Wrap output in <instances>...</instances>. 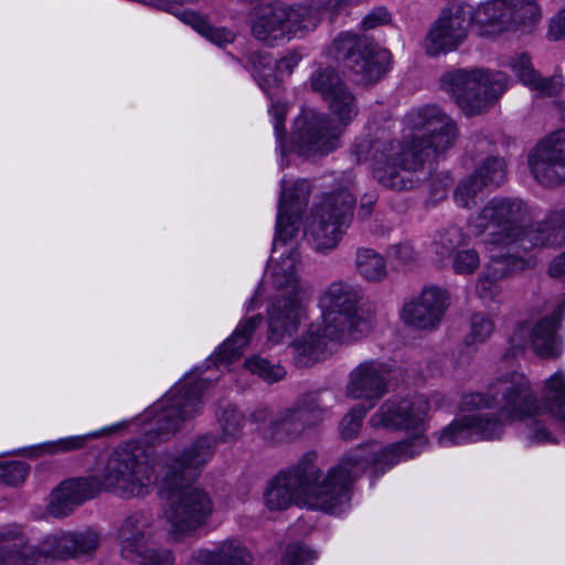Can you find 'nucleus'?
I'll use <instances>...</instances> for the list:
<instances>
[{"label": "nucleus", "instance_id": "15", "mask_svg": "<svg viewBox=\"0 0 565 565\" xmlns=\"http://www.w3.org/2000/svg\"><path fill=\"white\" fill-rule=\"evenodd\" d=\"M527 167L541 185L554 188L565 183V129L542 138L527 154Z\"/></svg>", "mask_w": 565, "mask_h": 565}, {"label": "nucleus", "instance_id": "3", "mask_svg": "<svg viewBox=\"0 0 565 565\" xmlns=\"http://www.w3.org/2000/svg\"><path fill=\"white\" fill-rule=\"evenodd\" d=\"M216 446L215 437L204 435L166 461L160 494L166 501L163 516L168 523V536L173 542L194 535L209 523L214 512L212 494L184 482L201 473L214 456Z\"/></svg>", "mask_w": 565, "mask_h": 565}, {"label": "nucleus", "instance_id": "5", "mask_svg": "<svg viewBox=\"0 0 565 565\" xmlns=\"http://www.w3.org/2000/svg\"><path fill=\"white\" fill-rule=\"evenodd\" d=\"M323 102L330 115L303 109L294 122V148L308 159L326 157L340 148L345 128L359 114L358 98L349 85Z\"/></svg>", "mask_w": 565, "mask_h": 565}, {"label": "nucleus", "instance_id": "58", "mask_svg": "<svg viewBox=\"0 0 565 565\" xmlns=\"http://www.w3.org/2000/svg\"><path fill=\"white\" fill-rule=\"evenodd\" d=\"M271 114L274 118V128L276 132V138L279 143V147L284 150L285 149V117L287 114V106L285 104L275 103L271 105Z\"/></svg>", "mask_w": 565, "mask_h": 565}, {"label": "nucleus", "instance_id": "46", "mask_svg": "<svg viewBox=\"0 0 565 565\" xmlns=\"http://www.w3.org/2000/svg\"><path fill=\"white\" fill-rule=\"evenodd\" d=\"M244 365L250 373L258 375L269 384L279 382L286 375V371L281 365L274 364L259 355H252L246 359Z\"/></svg>", "mask_w": 565, "mask_h": 565}, {"label": "nucleus", "instance_id": "27", "mask_svg": "<svg viewBox=\"0 0 565 565\" xmlns=\"http://www.w3.org/2000/svg\"><path fill=\"white\" fill-rule=\"evenodd\" d=\"M426 444L427 440L422 435H417L411 439L395 443L380 449H375L377 445L372 444V449L367 455L356 452L351 456L360 457V462L363 466L362 471L366 468L367 463H372L376 470L384 471L402 460H407L419 455Z\"/></svg>", "mask_w": 565, "mask_h": 565}, {"label": "nucleus", "instance_id": "31", "mask_svg": "<svg viewBox=\"0 0 565 565\" xmlns=\"http://www.w3.org/2000/svg\"><path fill=\"white\" fill-rule=\"evenodd\" d=\"M262 321V315H256L242 320L234 330L233 334L222 343L215 353V365L221 367L238 360L243 354V350L249 343L255 330L260 326Z\"/></svg>", "mask_w": 565, "mask_h": 565}, {"label": "nucleus", "instance_id": "38", "mask_svg": "<svg viewBox=\"0 0 565 565\" xmlns=\"http://www.w3.org/2000/svg\"><path fill=\"white\" fill-rule=\"evenodd\" d=\"M354 266L356 273L369 282H381L388 274L384 256L373 248H358Z\"/></svg>", "mask_w": 565, "mask_h": 565}, {"label": "nucleus", "instance_id": "53", "mask_svg": "<svg viewBox=\"0 0 565 565\" xmlns=\"http://www.w3.org/2000/svg\"><path fill=\"white\" fill-rule=\"evenodd\" d=\"M29 472V466L22 461L0 462V483L18 486L22 483Z\"/></svg>", "mask_w": 565, "mask_h": 565}, {"label": "nucleus", "instance_id": "30", "mask_svg": "<svg viewBox=\"0 0 565 565\" xmlns=\"http://www.w3.org/2000/svg\"><path fill=\"white\" fill-rule=\"evenodd\" d=\"M510 67L514 75L539 96H556L563 88L562 76L542 77L533 67L527 54L511 58Z\"/></svg>", "mask_w": 565, "mask_h": 565}, {"label": "nucleus", "instance_id": "9", "mask_svg": "<svg viewBox=\"0 0 565 565\" xmlns=\"http://www.w3.org/2000/svg\"><path fill=\"white\" fill-rule=\"evenodd\" d=\"M207 387L205 380H184L172 388L150 411L152 418L147 430L148 444L164 441L174 435L181 423L200 412L201 396Z\"/></svg>", "mask_w": 565, "mask_h": 565}, {"label": "nucleus", "instance_id": "32", "mask_svg": "<svg viewBox=\"0 0 565 565\" xmlns=\"http://www.w3.org/2000/svg\"><path fill=\"white\" fill-rule=\"evenodd\" d=\"M399 143L388 138L360 137L352 145L350 153L358 163L371 161L374 169L387 162L388 159H394V154L397 153L395 148Z\"/></svg>", "mask_w": 565, "mask_h": 565}, {"label": "nucleus", "instance_id": "60", "mask_svg": "<svg viewBox=\"0 0 565 565\" xmlns=\"http://www.w3.org/2000/svg\"><path fill=\"white\" fill-rule=\"evenodd\" d=\"M547 38L553 41L565 40V8L551 19Z\"/></svg>", "mask_w": 565, "mask_h": 565}, {"label": "nucleus", "instance_id": "16", "mask_svg": "<svg viewBox=\"0 0 565 565\" xmlns=\"http://www.w3.org/2000/svg\"><path fill=\"white\" fill-rule=\"evenodd\" d=\"M420 145L415 143L408 147L399 143L395 150L394 159L374 168V178L384 188L393 191H407L415 189L420 183L417 172L424 167V163L430 158L424 149L418 148Z\"/></svg>", "mask_w": 565, "mask_h": 565}, {"label": "nucleus", "instance_id": "63", "mask_svg": "<svg viewBox=\"0 0 565 565\" xmlns=\"http://www.w3.org/2000/svg\"><path fill=\"white\" fill-rule=\"evenodd\" d=\"M275 414H273L268 406L258 405L250 413V420L256 424H268Z\"/></svg>", "mask_w": 565, "mask_h": 565}, {"label": "nucleus", "instance_id": "41", "mask_svg": "<svg viewBox=\"0 0 565 565\" xmlns=\"http://www.w3.org/2000/svg\"><path fill=\"white\" fill-rule=\"evenodd\" d=\"M249 60L255 71L254 76L264 92L279 88L282 78L274 66L269 54L255 52L250 55ZM268 94L271 95L270 93Z\"/></svg>", "mask_w": 565, "mask_h": 565}, {"label": "nucleus", "instance_id": "19", "mask_svg": "<svg viewBox=\"0 0 565 565\" xmlns=\"http://www.w3.org/2000/svg\"><path fill=\"white\" fill-rule=\"evenodd\" d=\"M100 544L96 530L58 531L45 536L38 545L42 558L60 561L90 558Z\"/></svg>", "mask_w": 565, "mask_h": 565}, {"label": "nucleus", "instance_id": "42", "mask_svg": "<svg viewBox=\"0 0 565 565\" xmlns=\"http://www.w3.org/2000/svg\"><path fill=\"white\" fill-rule=\"evenodd\" d=\"M473 174L484 186L498 188L507 180L505 161L500 157H488L477 167Z\"/></svg>", "mask_w": 565, "mask_h": 565}, {"label": "nucleus", "instance_id": "12", "mask_svg": "<svg viewBox=\"0 0 565 565\" xmlns=\"http://www.w3.org/2000/svg\"><path fill=\"white\" fill-rule=\"evenodd\" d=\"M326 55L343 63L361 84L375 83L387 72L391 54L373 41L353 32H341L326 49Z\"/></svg>", "mask_w": 565, "mask_h": 565}, {"label": "nucleus", "instance_id": "35", "mask_svg": "<svg viewBox=\"0 0 565 565\" xmlns=\"http://www.w3.org/2000/svg\"><path fill=\"white\" fill-rule=\"evenodd\" d=\"M307 428L298 409L292 406L277 412L265 434L274 441H288L298 438Z\"/></svg>", "mask_w": 565, "mask_h": 565}, {"label": "nucleus", "instance_id": "24", "mask_svg": "<svg viewBox=\"0 0 565 565\" xmlns=\"http://www.w3.org/2000/svg\"><path fill=\"white\" fill-rule=\"evenodd\" d=\"M102 490L95 476L65 480L52 493L49 513L54 518L67 516L76 507L95 498Z\"/></svg>", "mask_w": 565, "mask_h": 565}, {"label": "nucleus", "instance_id": "10", "mask_svg": "<svg viewBox=\"0 0 565 565\" xmlns=\"http://www.w3.org/2000/svg\"><path fill=\"white\" fill-rule=\"evenodd\" d=\"M316 21L303 7L280 2L255 6L248 14L252 36L269 47L289 41L300 31L312 30Z\"/></svg>", "mask_w": 565, "mask_h": 565}, {"label": "nucleus", "instance_id": "17", "mask_svg": "<svg viewBox=\"0 0 565 565\" xmlns=\"http://www.w3.org/2000/svg\"><path fill=\"white\" fill-rule=\"evenodd\" d=\"M469 24L468 6L444 9L426 36L427 54L437 56L456 51L466 40Z\"/></svg>", "mask_w": 565, "mask_h": 565}, {"label": "nucleus", "instance_id": "56", "mask_svg": "<svg viewBox=\"0 0 565 565\" xmlns=\"http://www.w3.org/2000/svg\"><path fill=\"white\" fill-rule=\"evenodd\" d=\"M347 3L348 0H311L309 6L302 7L317 19L316 23L312 25V29H315L320 22L322 14L338 12L345 7Z\"/></svg>", "mask_w": 565, "mask_h": 565}, {"label": "nucleus", "instance_id": "14", "mask_svg": "<svg viewBox=\"0 0 565 565\" xmlns=\"http://www.w3.org/2000/svg\"><path fill=\"white\" fill-rule=\"evenodd\" d=\"M406 124L417 135L403 143L408 147L419 143L418 148L424 149L428 158L447 151L458 136L455 121L436 105H426L409 111Z\"/></svg>", "mask_w": 565, "mask_h": 565}, {"label": "nucleus", "instance_id": "61", "mask_svg": "<svg viewBox=\"0 0 565 565\" xmlns=\"http://www.w3.org/2000/svg\"><path fill=\"white\" fill-rule=\"evenodd\" d=\"M301 58V54L294 51L273 64L276 67L277 72L280 74V76H282L284 74L290 75L294 68L299 64Z\"/></svg>", "mask_w": 565, "mask_h": 565}, {"label": "nucleus", "instance_id": "20", "mask_svg": "<svg viewBox=\"0 0 565 565\" xmlns=\"http://www.w3.org/2000/svg\"><path fill=\"white\" fill-rule=\"evenodd\" d=\"M449 305V295L436 286L425 287L420 294L406 301L401 310L402 321L416 330L436 329Z\"/></svg>", "mask_w": 565, "mask_h": 565}, {"label": "nucleus", "instance_id": "44", "mask_svg": "<svg viewBox=\"0 0 565 565\" xmlns=\"http://www.w3.org/2000/svg\"><path fill=\"white\" fill-rule=\"evenodd\" d=\"M465 239L466 235L460 227L449 226L437 234L433 246L437 255L441 258H446L462 246L465 244Z\"/></svg>", "mask_w": 565, "mask_h": 565}, {"label": "nucleus", "instance_id": "25", "mask_svg": "<svg viewBox=\"0 0 565 565\" xmlns=\"http://www.w3.org/2000/svg\"><path fill=\"white\" fill-rule=\"evenodd\" d=\"M530 260L510 252L492 250L491 262L482 271L476 285V292L484 301H492L501 292L498 280L529 267Z\"/></svg>", "mask_w": 565, "mask_h": 565}, {"label": "nucleus", "instance_id": "7", "mask_svg": "<svg viewBox=\"0 0 565 565\" xmlns=\"http://www.w3.org/2000/svg\"><path fill=\"white\" fill-rule=\"evenodd\" d=\"M440 84L465 115L476 116L504 93L508 77L504 73L482 68H457L446 72Z\"/></svg>", "mask_w": 565, "mask_h": 565}, {"label": "nucleus", "instance_id": "54", "mask_svg": "<svg viewBox=\"0 0 565 565\" xmlns=\"http://www.w3.org/2000/svg\"><path fill=\"white\" fill-rule=\"evenodd\" d=\"M386 254L388 258L399 267L413 265L417 260V253L409 243L391 245Z\"/></svg>", "mask_w": 565, "mask_h": 565}, {"label": "nucleus", "instance_id": "62", "mask_svg": "<svg viewBox=\"0 0 565 565\" xmlns=\"http://www.w3.org/2000/svg\"><path fill=\"white\" fill-rule=\"evenodd\" d=\"M529 438L534 443H553L555 439L541 422H534L531 426Z\"/></svg>", "mask_w": 565, "mask_h": 565}, {"label": "nucleus", "instance_id": "22", "mask_svg": "<svg viewBox=\"0 0 565 565\" xmlns=\"http://www.w3.org/2000/svg\"><path fill=\"white\" fill-rule=\"evenodd\" d=\"M154 536V515L150 510H137L127 514L116 530V543L120 556L127 561L139 557L145 545Z\"/></svg>", "mask_w": 565, "mask_h": 565}, {"label": "nucleus", "instance_id": "50", "mask_svg": "<svg viewBox=\"0 0 565 565\" xmlns=\"http://www.w3.org/2000/svg\"><path fill=\"white\" fill-rule=\"evenodd\" d=\"M369 409L370 408L364 405H355L342 418L340 423V434L343 439L351 440L358 436L363 418Z\"/></svg>", "mask_w": 565, "mask_h": 565}, {"label": "nucleus", "instance_id": "52", "mask_svg": "<svg viewBox=\"0 0 565 565\" xmlns=\"http://www.w3.org/2000/svg\"><path fill=\"white\" fill-rule=\"evenodd\" d=\"M480 267V256L475 248L457 250L454 254L452 269L457 275H472Z\"/></svg>", "mask_w": 565, "mask_h": 565}, {"label": "nucleus", "instance_id": "36", "mask_svg": "<svg viewBox=\"0 0 565 565\" xmlns=\"http://www.w3.org/2000/svg\"><path fill=\"white\" fill-rule=\"evenodd\" d=\"M264 501L271 511H282L292 504L302 505L300 493L294 489L292 483L281 471L268 482Z\"/></svg>", "mask_w": 565, "mask_h": 565}, {"label": "nucleus", "instance_id": "64", "mask_svg": "<svg viewBox=\"0 0 565 565\" xmlns=\"http://www.w3.org/2000/svg\"><path fill=\"white\" fill-rule=\"evenodd\" d=\"M548 273L552 277L565 278V252L553 259Z\"/></svg>", "mask_w": 565, "mask_h": 565}, {"label": "nucleus", "instance_id": "59", "mask_svg": "<svg viewBox=\"0 0 565 565\" xmlns=\"http://www.w3.org/2000/svg\"><path fill=\"white\" fill-rule=\"evenodd\" d=\"M391 20V15L385 8H376L367 13L362 20L363 30H372L380 25L387 24Z\"/></svg>", "mask_w": 565, "mask_h": 565}, {"label": "nucleus", "instance_id": "57", "mask_svg": "<svg viewBox=\"0 0 565 565\" xmlns=\"http://www.w3.org/2000/svg\"><path fill=\"white\" fill-rule=\"evenodd\" d=\"M315 558L313 552L300 544H290L287 546L282 557V565H306L307 562Z\"/></svg>", "mask_w": 565, "mask_h": 565}, {"label": "nucleus", "instance_id": "49", "mask_svg": "<svg viewBox=\"0 0 565 565\" xmlns=\"http://www.w3.org/2000/svg\"><path fill=\"white\" fill-rule=\"evenodd\" d=\"M494 331L493 320L486 313L477 312L470 318L469 343H482L487 341Z\"/></svg>", "mask_w": 565, "mask_h": 565}, {"label": "nucleus", "instance_id": "45", "mask_svg": "<svg viewBox=\"0 0 565 565\" xmlns=\"http://www.w3.org/2000/svg\"><path fill=\"white\" fill-rule=\"evenodd\" d=\"M511 26L534 23L540 18V8L534 0H507Z\"/></svg>", "mask_w": 565, "mask_h": 565}, {"label": "nucleus", "instance_id": "40", "mask_svg": "<svg viewBox=\"0 0 565 565\" xmlns=\"http://www.w3.org/2000/svg\"><path fill=\"white\" fill-rule=\"evenodd\" d=\"M182 20L196 32L218 46H225L234 41V34L225 28H214L207 20L193 11H184Z\"/></svg>", "mask_w": 565, "mask_h": 565}, {"label": "nucleus", "instance_id": "43", "mask_svg": "<svg viewBox=\"0 0 565 565\" xmlns=\"http://www.w3.org/2000/svg\"><path fill=\"white\" fill-rule=\"evenodd\" d=\"M295 406L308 428L321 422L328 413L318 393L303 395Z\"/></svg>", "mask_w": 565, "mask_h": 565}, {"label": "nucleus", "instance_id": "11", "mask_svg": "<svg viewBox=\"0 0 565 565\" xmlns=\"http://www.w3.org/2000/svg\"><path fill=\"white\" fill-rule=\"evenodd\" d=\"M356 199L352 190L341 188L324 195L312 212L307 230L312 248L319 253L334 249L353 218Z\"/></svg>", "mask_w": 565, "mask_h": 565}, {"label": "nucleus", "instance_id": "51", "mask_svg": "<svg viewBox=\"0 0 565 565\" xmlns=\"http://www.w3.org/2000/svg\"><path fill=\"white\" fill-rule=\"evenodd\" d=\"M129 562L137 565H173L174 555L167 547L150 548L149 545H145L140 551L139 557L131 558Z\"/></svg>", "mask_w": 565, "mask_h": 565}, {"label": "nucleus", "instance_id": "8", "mask_svg": "<svg viewBox=\"0 0 565 565\" xmlns=\"http://www.w3.org/2000/svg\"><path fill=\"white\" fill-rule=\"evenodd\" d=\"M530 220V207L522 199L494 196L471 223L473 234L491 230L489 243L499 250L513 253Z\"/></svg>", "mask_w": 565, "mask_h": 565}, {"label": "nucleus", "instance_id": "6", "mask_svg": "<svg viewBox=\"0 0 565 565\" xmlns=\"http://www.w3.org/2000/svg\"><path fill=\"white\" fill-rule=\"evenodd\" d=\"M98 481L106 491L121 497H141L149 492L157 477L146 451L128 443L109 455Z\"/></svg>", "mask_w": 565, "mask_h": 565}, {"label": "nucleus", "instance_id": "1", "mask_svg": "<svg viewBox=\"0 0 565 565\" xmlns=\"http://www.w3.org/2000/svg\"><path fill=\"white\" fill-rule=\"evenodd\" d=\"M460 409H494L495 413H476L454 420L439 433L440 446L463 444L473 436L488 440L500 438L505 425L524 420L542 411L565 424V373L557 371L545 381L541 402L530 381L521 373L511 372L493 380L486 392L463 394Z\"/></svg>", "mask_w": 565, "mask_h": 565}, {"label": "nucleus", "instance_id": "2", "mask_svg": "<svg viewBox=\"0 0 565 565\" xmlns=\"http://www.w3.org/2000/svg\"><path fill=\"white\" fill-rule=\"evenodd\" d=\"M309 195L308 181L298 180L290 188H287L286 180L281 181L273 254H277L280 246L287 247L296 236ZM299 260L297 248L289 247L281 252L280 260L271 257L268 264L273 285L280 292L268 308V341L274 344L292 335L303 317L301 301L307 287L296 275Z\"/></svg>", "mask_w": 565, "mask_h": 565}, {"label": "nucleus", "instance_id": "47", "mask_svg": "<svg viewBox=\"0 0 565 565\" xmlns=\"http://www.w3.org/2000/svg\"><path fill=\"white\" fill-rule=\"evenodd\" d=\"M483 188V183L472 173L457 185L455 191L457 204L466 209H471L477 204V196Z\"/></svg>", "mask_w": 565, "mask_h": 565}, {"label": "nucleus", "instance_id": "48", "mask_svg": "<svg viewBox=\"0 0 565 565\" xmlns=\"http://www.w3.org/2000/svg\"><path fill=\"white\" fill-rule=\"evenodd\" d=\"M224 439H235L239 436L245 424L244 415L232 405L226 406L218 416Z\"/></svg>", "mask_w": 565, "mask_h": 565}, {"label": "nucleus", "instance_id": "28", "mask_svg": "<svg viewBox=\"0 0 565 565\" xmlns=\"http://www.w3.org/2000/svg\"><path fill=\"white\" fill-rule=\"evenodd\" d=\"M253 555L247 546L237 539H227L212 548L195 551L188 565H252Z\"/></svg>", "mask_w": 565, "mask_h": 565}, {"label": "nucleus", "instance_id": "26", "mask_svg": "<svg viewBox=\"0 0 565 565\" xmlns=\"http://www.w3.org/2000/svg\"><path fill=\"white\" fill-rule=\"evenodd\" d=\"M426 444L427 440L422 435H417L411 439L395 443L380 449H375L377 445L372 444V449L367 455L356 452L351 456L360 457V462L363 466L362 471L366 468L367 463H372L376 470L384 471L402 460H407L419 455Z\"/></svg>", "mask_w": 565, "mask_h": 565}, {"label": "nucleus", "instance_id": "34", "mask_svg": "<svg viewBox=\"0 0 565 565\" xmlns=\"http://www.w3.org/2000/svg\"><path fill=\"white\" fill-rule=\"evenodd\" d=\"M281 472L300 493V500L305 497V492H308L322 477L318 454L313 450L303 454L297 462Z\"/></svg>", "mask_w": 565, "mask_h": 565}, {"label": "nucleus", "instance_id": "33", "mask_svg": "<svg viewBox=\"0 0 565 565\" xmlns=\"http://www.w3.org/2000/svg\"><path fill=\"white\" fill-rule=\"evenodd\" d=\"M38 545L32 546L18 524L0 527V559H41Z\"/></svg>", "mask_w": 565, "mask_h": 565}, {"label": "nucleus", "instance_id": "21", "mask_svg": "<svg viewBox=\"0 0 565 565\" xmlns=\"http://www.w3.org/2000/svg\"><path fill=\"white\" fill-rule=\"evenodd\" d=\"M429 411V402L424 395L412 398L386 401L370 418L371 426L395 429L418 428Z\"/></svg>", "mask_w": 565, "mask_h": 565}, {"label": "nucleus", "instance_id": "29", "mask_svg": "<svg viewBox=\"0 0 565 565\" xmlns=\"http://www.w3.org/2000/svg\"><path fill=\"white\" fill-rule=\"evenodd\" d=\"M563 244H565V231L561 222L552 220L551 213L544 221L524 228V234L512 254L522 255L525 258V254L534 247H558Z\"/></svg>", "mask_w": 565, "mask_h": 565}, {"label": "nucleus", "instance_id": "37", "mask_svg": "<svg viewBox=\"0 0 565 565\" xmlns=\"http://www.w3.org/2000/svg\"><path fill=\"white\" fill-rule=\"evenodd\" d=\"M469 21L480 28L507 30L511 26V15H508L507 0L488 1L471 10L469 7Z\"/></svg>", "mask_w": 565, "mask_h": 565}, {"label": "nucleus", "instance_id": "4", "mask_svg": "<svg viewBox=\"0 0 565 565\" xmlns=\"http://www.w3.org/2000/svg\"><path fill=\"white\" fill-rule=\"evenodd\" d=\"M363 290L347 280H334L327 286L319 302L323 310L322 322L310 324L308 331L292 342L294 362L308 367L326 358L330 341L353 338L361 319L358 315Z\"/></svg>", "mask_w": 565, "mask_h": 565}, {"label": "nucleus", "instance_id": "13", "mask_svg": "<svg viewBox=\"0 0 565 565\" xmlns=\"http://www.w3.org/2000/svg\"><path fill=\"white\" fill-rule=\"evenodd\" d=\"M363 466L358 456H347L337 466L330 468L300 500L311 510L327 513L341 512L350 501L352 481L362 473Z\"/></svg>", "mask_w": 565, "mask_h": 565}, {"label": "nucleus", "instance_id": "23", "mask_svg": "<svg viewBox=\"0 0 565 565\" xmlns=\"http://www.w3.org/2000/svg\"><path fill=\"white\" fill-rule=\"evenodd\" d=\"M388 370L382 363L363 362L351 373L347 395L353 399L370 402L369 408L381 399L387 391Z\"/></svg>", "mask_w": 565, "mask_h": 565}, {"label": "nucleus", "instance_id": "18", "mask_svg": "<svg viewBox=\"0 0 565 565\" xmlns=\"http://www.w3.org/2000/svg\"><path fill=\"white\" fill-rule=\"evenodd\" d=\"M565 312V300L561 301L551 315L537 320L533 326L522 323L511 338L513 348L521 350L523 337L527 335L534 352L546 359H556L562 353V340L556 331Z\"/></svg>", "mask_w": 565, "mask_h": 565}, {"label": "nucleus", "instance_id": "39", "mask_svg": "<svg viewBox=\"0 0 565 565\" xmlns=\"http://www.w3.org/2000/svg\"><path fill=\"white\" fill-rule=\"evenodd\" d=\"M309 85L313 93L326 100L348 84L332 66H320L309 77Z\"/></svg>", "mask_w": 565, "mask_h": 565}, {"label": "nucleus", "instance_id": "55", "mask_svg": "<svg viewBox=\"0 0 565 565\" xmlns=\"http://www.w3.org/2000/svg\"><path fill=\"white\" fill-rule=\"evenodd\" d=\"M88 437V435H83L62 438L52 443L44 444L42 447L44 451L50 455L67 452L72 450L82 449L83 447H85Z\"/></svg>", "mask_w": 565, "mask_h": 565}]
</instances>
